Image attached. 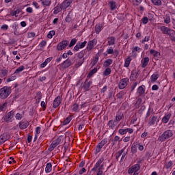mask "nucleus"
Instances as JSON below:
<instances>
[{"instance_id": "f257e3e1", "label": "nucleus", "mask_w": 175, "mask_h": 175, "mask_svg": "<svg viewBox=\"0 0 175 175\" xmlns=\"http://www.w3.org/2000/svg\"><path fill=\"white\" fill-rule=\"evenodd\" d=\"M12 94V88L9 86H4L0 89L1 99H6L9 95Z\"/></svg>"}, {"instance_id": "f03ea898", "label": "nucleus", "mask_w": 175, "mask_h": 175, "mask_svg": "<svg viewBox=\"0 0 175 175\" xmlns=\"http://www.w3.org/2000/svg\"><path fill=\"white\" fill-rule=\"evenodd\" d=\"M172 136L173 131L172 130H167L159 137V140L160 142H165L167 139H170Z\"/></svg>"}, {"instance_id": "7ed1b4c3", "label": "nucleus", "mask_w": 175, "mask_h": 175, "mask_svg": "<svg viewBox=\"0 0 175 175\" xmlns=\"http://www.w3.org/2000/svg\"><path fill=\"white\" fill-rule=\"evenodd\" d=\"M160 31L163 33L164 35H168V36L172 35H175V31L173 29H171L169 27H166L165 26H161L159 27Z\"/></svg>"}, {"instance_id": "20e7f679", "label": "nucleus", "mask_w": 175, "mask_h": 175, "mask_svg": "<svg viewBox=\"0 0 175 175\" xmlns=\"http://www.w3.org/2000/svg\"><path fill=\"white\" fill-rule=\"evenodd\" d=\"M14 120V111H10L8 112L4 117H3V120L5 122H12Z\"/></svg>"}, {"instance_id": "39448f33", "label": "nucleus", "mask_w": 175, "mask_h": 175, "mask_svg": "<svg viewBox=\"0 0 175 175\" xmlns=\"http://www.w3.org/2000/svg\"><path fill=\"white\" fill-rule=\"evenodd\" d=\"M158 122H159V118H158L157 116H154L149 118L148 124L149 126H157Z\"/></svg>"}, {"instance_id": "423d86ee", "label": "nucleus", "mask_w": 175, "mask_h": 175, "mask_svg": "<svg viewBox=\"0 0 175 175\" xmlns=\"http://www.w3.org/2000/svg\"><path fill=\"white\" fill-rule=\"evenodd\" d=\"M69 44V41L63 40L57 45V51H62L64 49H66L68 45Z\"/></svg>"}, {"instance_id": "0eeeda50", "label": "nucleus", "mask_w": 175, "mask_h": 175, "mask_svg": "<svg viewBox=\"0 0 175 175\" xmlns=\"http://www.w3.org/2000/svg\"><path fill=\"white\" fill-rule=\"evenodd\" d=\"M139 170H140V164H135L129 168L128 174L137 173Z\"/></svg>"}, {"instance_id": "6e6552de", "label": "nucleus", "mask_w": 175, "mask_h": 175, "mask_svg": "<svg viewBox=\"0 0 175 175\" xmlns=\"http://www.w3.org/2000/svg\"><path fill=\"white\" fill-rule=\"evenodd\" d=\"M128 83H129V79L123 78L120 80L118 83V87L120 90H124L128 85Z\"/></svg>"}, {"instance_id": "1a4fd4ad", "label": "nucleus", "mask_w": 175, "mask_h": 175, "mask_svg": "<svg viewBox=\"0 0 175 175\" xmlns=\"http://www.w3.org/2000/svg\"><path fill=\"white\" fill-rule=\"evenodd\" d=\"M150 54H151V55H152V57L155 59V61H159L161 59V53L158 52V51H155L154 49H150Z\"/></svg>"}, {"instance_id": "9d476101", "label": "nucleus", "mask_w": 175, "mask_h": 175, "mask_svg": "<svg viewBox=\"0 0 175 175\" xmlns=\"http://www.w3.org/2000/svg\"><path fill=\"white\" fill-rule=\"evenodd\" d=\"M10 139V135L8 133H4L0 135V145L3 144L5 142H8Z\"/></svg>"}, {"instance_id": "9b49d317", "label": "nucleus", "mask_w": 175, "mask_h": 175, "mask_svg": "<svg viewBox=\"0 0 175 175\" xmlns=\"http://www.w3.org/2000/svg\"><path fill=\"white\" fill-rule=\"evenodd\" d=\"M103 161H105V158L100 157L98 161L96 163L94 167L92 169V172H96L100 166H102V163H103Z\"/></svg>"}, {"instance_id": "f8f14e48", "label": "nucleus", "mask_w": 175, "mask_h": 175, "mask_svg": "<svg viewBox=\"0 0 175 175\" xmlns=\"http://www.w3.org/2000/svg\"><path fill=\"white\" fill-rule=\"evenodd\" d=\"M105 144H107V138H104L100 143H98L96 149V152H100V150Z\"/></svg>"}, {"instance_id": "ddd939ff", "label": "nucleus", "mask_w": 175, "mask_h": 175, "mask_svg": "<svg viewBox=\"0 0 175 175\" xmlns=\"http://www.w3.org/2000/svg\"><path fill=\"white\" fill-rule=\"evenodd\" d=\"M96 39H94L92 40H90L88 42V45H87V50H88V51H91V50H92L94 49V47H95V46H96Z\"/></svg>"}, {"instance_id": "4468645a", "label": "nucleus", "mask_w": 175, "mask_h": 175, "mask_svg": "<svg viewBox=\"0 0 175 175\" xmlns=\"http://www.w3.org/2000/svg\"><path fill=\"white\" fill-rule=\"evenodd\" d=\"M20 129H27L29 126V122L26 120H22L18 123Z\"/></svg>"}, {"instance_id": "2eb2a0df", "label": "nucleus", "mask_w": 175, "mask_h": 175, "mask_svg": "<svg viewBox=\"0 0 175 175\" xmlns=\"http://www.w3.org/2000/svg\"><path fill=\"white\" fill-rule=\"evenodd\" d=\"M60 66L62 69H66L67 68H69V66H72V60L70 59H66L60 64Z\"/></svg>"}, {"instance_id": "dca6fc26", "label": "nucleus", "mask_w": 175, "mask_h": 175, "mask_svg": "<svg viewBox=\"0 0 175 175\" xmlns=\"http://www.w3.org/2000/svg\"><path fill=\"white\" fill-rule=\"evenodd\" d=\"M86 45L87 41H84L83 42H78L74 47V51H79L80 49H84Z\"/></svg>"}, {"instance_id": "f3484780", "label": "nucleus", "mask_w": 175, "mask_h": 175, "mask_svg": "<svg viewBox=\"0 0 175 175\" xmlns=\"http://www.w3.org/2000/svg\"><path fill=\"white\" fill-rule=\"evenodd\" d=\"M73 2V0H64L62 4V9L63 10H65L66 9H68L70 6V4Z\"/></svg>"}, {"instance_id": "a211bd4d", "label": "nucleus", "mask_w": 175, "mask_h": 175, "mask_svg": "<svg viewBox=\"0 0 175 175\" xmlns=\"http://www.w3.org/2000/svg\"><path fill=\"white\" fill-rule=\"evenodd\" d=\"M137 94L139 96H143L144 94H146V85H142L139 87H138L137 90Z\"/></svg>"}, {"instance_id": "6ab92c4d", "label": "nucleus", "mask_w": 175, "mask_h": 175, "mask_svg": "<svg viewBox=\"0 0 175 175\" xmlns=\"http://www.w3.org/2000/svg\"><path fill=\"white\" fill-rule=\"evenodd\" d=\"M118 133L120 135H126V133H129L130 135L133 133V129H120L118 130Z\"/></svg>"}, {"instance_id": "aec40b11", "label": "nucleus", "mask_w": 175, "mask_h": 175, "mask_svg": "<svg viewBox=\"0 0 175 175\" xmlns=\"http://www.w3.org/2000/svg\"><path fill=\"white\" fill-rule=\"evenodd\" d=\"M62 102V98L61 96H57L55 98V99L53 100V108L57 109L59 105H61V103Z\"/></svg>"}, {"instance_id": "412c9836", "label": "nucleus", "mask_w": 175, "mask_h": 175, "mask_svg": "<svg viewBox=\"0 0 175 175\" xmlns=\"http://www.w3.org/2000/svg\"><path fill=\"white\" fill-rule=\"evenodd\" d=\"M148 62H150V57H145L141 61V66L142 68H146L147 65H148Z\"/></svg>"}, {"instance_id": "4be33fe9", "label": "nucleus", "mask_w": 175, "mask_h": 175, "mask_svg": "<svg viewBox=\"0 0 175 175\" xmlns=\"http://www.w3.org/2000/svg\"><path fill=\"white\" fill-rule=\"evenodd\" d=\"M170 118H172V113H167L165 114L161 121L163 124H167V122H169V120H170Z\"/></svg>"}, {"instance_id": "5701e85b", "label": "nucleus", "mask_w": 175, "mask_h": 175, "mask_svg": "<svg viewBox=\"0 0 175 175\" xmlns=\"http://www.w3.org/2000/svg\"><path fill=\"white\" fill-rule=\"evenodd\" d=\"M88 79H86L85 82L83 83V90L85 92L90 91V88L91 87V84H92V81L88 82Z\"/></svg>"}, {"instance_id": "b1692460", "label": "nucleus", "mask_w": 175, "mask_h": 175, "mask_svg": "<svg viewBox=\"0 0 175 175\" xmlns=\"http://www.w3.org/2000/svg\"><path fill=\"white\" fill-rule=\"evenodd\" d=\"M83 64H84V59H75V68H76V69L80 68V66H81V65H83Z\"/></svg>"}, {"instance_id": "393cba45", "label": "nucleus", "mask_w": 175, "mask_h": 175, "mask_svg": "<svg viewBox=\"0 0 175 175\" xmlns=\"http://www.w3.org/2000/svg\"><path fill=\"white\" fill-rule=\"evenodd\" d=\"M108 5L111 10H116V8H117V2H116L114 0L109 1Z\"/></svg>"}, {"instance_id": "a878e982", "label": "nucleus", "mask_w": 175, "mask_h": 175, "mask_svg": "<svg viewBox=\"0 0 175 175\" xmlns=\"http://www.w3.org/2000/svg\"><path fill=\"white\" fill-rule=\"evenodd\" d=\"M122 118H124V113H122L120 111H118L116 113V122H120V121H121V120H122Z\"/></svg>"}, {"instance_id": "bb28decb", "label": "nucleus", "mask_w": 175, "mask_h": 175, "mask_svg": "<svg viewBox=\"0 0 175 175\" xmlns=\"http://www.w3.org/2000/svg\"><path fill=\"white\" fill-rule=\"evenodd\" d=\"M58 144H59V141H58V139L53 141L49 148V151H53Z\"/></svg>"}, {"instance_id": "cd10ccee", "label": "nucleus", "mask_w": 175, "mask_h": 175, "mask_svg": "<svg viewBox=\"0 0 175 175\" xmlns=\"http://www.w3.org/2000/svg\"><path fill=\"white\" fill-rule=\"evenodd\" d=\"M164 168L167 170H172L173 169V161H170L165 163Z\"/></svg>"}, {"instance_id": "c85d7f7f", "label": "nucleus", "mask_w": 175, "mask_h": 175, "mask_svg": "<svg viewBox=\"0 0 175 175\" xmlns=\"http://www.w3.org/2000/svg\"><path fill=\"white\" fill-rule=\"evenodd\" d=\"M107 44L108 46H113L116 44V38L111 36L107 38Z\"/></svg>"}, {"instance_id": "c756f323", "label": "nucleus", "mask_w": 175, "mask_h": 175, "mask_svg": "<svg viewBox=\"0 0 175 175\" xmlns=\"http://www.w3.org/2000/svg\"><path fill=\"white\" fill-rule=\"evenodd\" d=\"M139 77V73L136 71H132L130 77L131 81L136 80Z\"/></svg>"}, {"instance_id": "7c9ffc66", "label": "nucleus", "mask_w": 175, "mask_h": 175, "mask_svg": "<svg viewBox=\"0 0 175 175\" xmlns=\"http://www.w3.org/2000/svg\"><path fill=\"white\" fill-rule=\"evenodd\" d=\"M107 125L111 128V129H113V128H116V126L117 125V122L114 120H111L108 122Z\"/></svg>"}, {"instance_id": "2f4dec72", "label": "nucleus", "mask_w": 175, "mask_h": 175, "mask_svg": "<svg viewBox=\"0 0 175 175\" xmlns=\"http://www.w3.org/2000/svg\"><path fill=\"white\" fill-rule=\"evenodd\" d=\"M96 72H98V68H94V69H92L88 75L87 76V80H88V79H91V77H92V76H94V75H95V73H96Z\"/></svg>"}, {"instance_id": "473e14b6", "label": "nucleus", "mask_w": 175, "mask_h": 175, "mask_svg": "<svg viewBox=\"0 0 175 175\" xmlns=\"http://www.w3.org/2000/svg\"><path fill=\"white\" fill-rule=\"evenodd\" d=\"M132 62V58L131 57H128L124 60V68H129V65H131V62Z\"/></svg>"}, {"instance_id": "72a5a7b5", "label": "nucleus", "mask_w": 175, "mask_h": 175, "mask_svg": "<svg viewBox=\"0 0 175 175\" xmlns=\"http://www.w3.org/2000/svg\"><path fill=\"white\" fill-rule=\"evenodd\" d=\"M159 78V74L158 72L153 74L150 77L151 82L155 83V81H157V80H158Z\"/></svg>"}, {"instance_id": "f704fd0d", "label": "nucleus", "mask_w": 175, "mask_h": 175, "mask_svg": "<svg viewBox=\"0 0 175 175\" xmlns=\"http://www.w3.org/2000/svg\"><path fill=\"white\" fill-rule=\"evenodd\" d=\"M51 170H53V165L51 163H48L45 167V172L46 173H50L51 172Z\"/></svg>"}, {"instance_id": "c9c22d12", "label": "nucleus", "mask_w": 175, "mask_h": 175, "mask_svg": "<svg viewBox=\"0 0 175 175\" xmlns=\"http://www.w3.org/2000/svg\"><path fill=\"white\" fill-rule=\"evenodd\" d=\"M111 64H113V59H108L105 61L103 66H105V68H109Z\"/></svg>"}, {"instance_id": "e433bc0d", "label": "nucleus", "mask_w": 175, "mask_h": 175, "mask_svg": "<svg viewBox=\"0 0 175 175\" xmlns=\"http://www.w3.org/2000/svg\"><path fill=\"white\" fill-rule=\"evenodd\" d=\"M131 151L132 154H136V152H137V144L136 143L133 144L131 148Z\"/></svg>"}, {"instance_id": "4c0bfd02", "label": "nucleus", "mask_w": 175, "mask_h": 175, "mask_svg": "<svg viewBox=\"0 0 175 175\" xmlns=\"http://www.w3.org/2000/svg\"><path fill=\"white\" fill-rule=\"evenodd\" d=\"M53 14H58V13H59V12H61V10H64V9H62V6H59V5H57L56 7L54 8L53 9Z\"/></svg>"}, {"instance_id": "58836bf2", "label": "nucleus", "mask_w": 175, "mask_h": 175, "mask_svg": "<svg viewBox=\"0 0 175 175\" xmlns=\"http://www.w3.org/2000/svg\"><path fill=\"white\" fill-rule=\"evenodd\" d=\"M9 75V70L7 69L1 70L0 76L1 77H6Z\"/></svg>"}, {"instance_id": "ea45409f", "label": "nucleus", "mask_w": 175, "mask_h": 175, "mask_svg": "<svg viewBox=\"0 0 175 175\" xmlns=\"http://www.w3.org/2000/svg\"><path fill=\"white\" fill-rule=\"evenodd\" d=\"M140 51H142V49L139 46H135L132 49V54H133L134 55H137L136 53H140Z\"/></svg>"}, {"instance_id": "a19ab883", "label": "nucleus", "mask_w": 175, "mask_h": 175, "mask_svg": "<svg viewBox=\"0 0 175 175\" xmlns=\"http://www.w3.org/2000/svg\"><path fill=\"white\" fill-rule=\"evenodd\" d=\"M103 29V27H102L100 25H96L95 26V32L96 33L99 34L100 33V31Z\"/></svg>"}, {"instance_id": "79ce46f5", "label": "nucleus", "mask_w": 175, "mask_h": 175, "mask_svg": "<svg viewBox=\"0 0 175 175\" xmlns=\"http://www.w3.org/2000/svg\"><path fill=\"white\" fill-rule=\"evenodd\" d=\"M139 83L140 82L135 81L131 84V86L130 88V92H133V91H135V88L137 87V84H139Z\"/></svg>"}, {"instance_id": "37998d69", "label": "nucleus", "mask_w": 175, "mask_h": 175, "mask_svg": "<svg viewBox=\"0 0 175 175\" xmlns=\"http://www.w3.org/2000/svg\"><path fill=\"white\" fill-rule=\"evenodd\" d=\"M84 55H85V50H82L77 54V58L78 59H81L84 57Z\"/></svg>"}, {"instance_id": "c03bdc74", "label": "nucleus", "mask_w": 175, "mask_h": 175, "mask_svg": "<svg viewBox=\"0 0 175 175\" xmlns=\"http://www.w3.org/2000/svg\"><path fill=\"white\" fill-rule=\"evenodd\" d=\"M72 121V116H69L63 121V125H68Z\"/></svg>"}, {"instance_id": "a18cd8bd", "label": "nucleus", "mask_w": 175, "mask_h": 175, "mask_svg": "<svg viewBox=\"0 0 175 175\" xmlns=\"http://www.w3.org/2000/svg\"><path fill=\"white\" fill-rule=\"evenodd\" d=\"M24 69H25V67H24V66H21L15 70L14 74L18 75V73H21V72H23Z\"/></svg>"}, {"instance_id": "49530a36", "label": "nucleus", "mask_w": 175, "mask_h": 175, "mask_svg": "<svg viewBox=\"0 0 175 175\" xmlns=\"http://www.w3.org/2000/svg\"><path fill=\"white\" fill-rule=\"evenodd\" d=\"M124 151H125V148H124L123 149L119 150L117 153H116V159H118V158H120V157L122 155V153L124 152Z\"/></svg>"}, {"instance_id": "de8ad7c7", "label": "nucleus", "mask_w": 175, "mask_h": 175, "mask_svg": "<svg viewBox=\"0 0 175 175\" xmlns=\"http://www.w3.org/2000/svg\"><path fill=\"white\" fill-rule=\"evenodd\" d=\"M24 118V112H22L21 113H17L15 116V118L16 120H21Z\"/></svg>"}, {"instance_id": "09e8293b", "label": "nucleus", "mask_w": 175, "mask_h": 175, "mask_svg": "<svg viewBox=\"0 0 175 175\" xmlns=\"http://www.w3.org/2000/svg\"><path fill=\"white\" fill-rule=\"evenodd\" d=\"M8 107V103H4L3 104H0V111H5Z\"/></svg>"}, {"instance_id": "8fccbe9b", "label": "nucleus", "mask_w": 175, "mask_h": 175, "mask_svg": "<svg viewBox=\"0 0 175 175\" xmlns=\"http://www.w3.org/2000/svg\"><path fill=\"white\" fill-rule=\"evenodd\" d=\"M164 23L165 24H169L170 23V15L166 14L164 17Z\"/></svg>"}, {"instance_id": "3c124183", "label": "nucleus", "mask_w": 175, "mask_h": 175, "mask_svg": "<svg viewBox=\"0 0 175 175\" xmlns=\"http://www.w3.org/2000/svg\"><path fill=\"white\" fill-rule=\"evenodd\" d=\"M72 12H70L68 14V15H67V16L66 17V23H70V21H72Z\"/></svg>"}, {"instance_id": "603ef678", "label": "nucleus", "mask_w": 175, "mask_h": 175, "mask_svg": "<svg viewBox=\"0 0 175 175\" xmlns=\"http://www.w3.org/2000/svg\"><path fill=\"white\" fill-rule=\"evenodd\" d=\"M111 74V68H107L103 72L104 76H109Z\"/></svg>"}, {"instance_id": "864d4df0", "label": "nucleus", "mask_w": 175, "mask_h": 175, "mask_svg": "<svg viewBox=\"0 0 175 175\" xmlns=\"http://www.w3.org/2000/svg\"><path fill=\"white\" fill-rule=\"evenodd\" d=\"M42 4L44 6H50L51 5V0H41Z\"/></svg>"}, {"instance_id": "5fc2aeb1", "label": "nucleus", "mask_w": 175, "mask_h": 175, "mask_svg": "<svg viewBox=\"0 0 175 175\" xmlns=\"http://www.w3.org/2000/svg\"><path fill=\"white\" fill-rule=\"evenodd\" d=\"M54 35H55V31L54 30L50 31L47 35L48 39H53V36H54Z\"/></svg>"}, {"instance_id": "6e6d98bb", "label": "nucleus", "mask_w": 175, "mask_h": 175, "mask_svg": "<svg viewBox=\"0 0 175 175\" xmlns=\"http://www.w3.org/2000/svg\"><path fill=\"white\" fill-rule=\"evenodd\" d=\"M151 1L155 6H161V5H162V1L161 0H151Z\"/></svg>"}, {"instance_id": "4d7b16f0", "label": "nucleus", "mask_w": 175, "mask_h": 175, "mask_svg": "<svg viewBox=\"0 0 175 175\" xmlns=\"http://www.w3.org/2000/svg\"><path fill=\"white\" fill-rule=\"evenodd\" d=\"M16 79H17V77H16V75L12 76L6 79L5 83H10V81H14Z\"/></svg>"}, {"instance_id": "13d9d810", "label": "nucleus", "mask_w": 175, "mask_h": 175, "mask_svg": "<svg viewBox=\"0 0 175 175\" xmlns=\"http://www.w3.org/2000/svg\"><path fill=\"white\" fill-rule=\"evenodd\" d=\"M142 98H138L135 106V109H139V107H140V105H142Z\"/></svg>"}, {"instance_id": "bf43d9fd", "label": "nucleus", "mask_w": 175, "mask_h": 175, "mask_svg": "<svg viewBox=\"0 0 175 175\" xmlns=\"http://www.w3.org/2000/svg\"><path fill=\"white\" fill-rule=\"evenodd\" d=\"M98 61H99V57H98V55H96L93 61L92 62V66L96 65V64L98 63Z\"/></svg>"}, {"instance_id": "052dcab7", "label": "nucleus", "mask_w": 175, "mask_h": 175, "mask_svg": "<svg viewBox=\"0 0 175 175\" xmlns=\"http://www.w3.org/2000/svg\"><path fill=\"white\" fill-rule=\"evenodd\" d=\"M72 111H77L79 110V104L75 103L72 107H71Z\"/></svg>"}, {"instance_id": "680f3d73", "label": "nucleus", "mask_w": 175, "mask_h": 175, "mask_svg": "<svg viewBox=\"0 0 175 175\" xmlns=\"http://www.w3.org/2000/svg\"><path fill=\"white\" fill-rule=\"evenodd\" d=\"M76 43H77V40L76 38L72 39L69 44V47H73Z\"/></svg>"}, {"instance_id": "e2e57ef3", "label": "nucleus", "mask_w": 175, "mask_h": 175, "mask_svg": "<svg viewBox=\"0 0 175 175\" xmlns=\"http://www.w3.org/2000/svg\"><path fill=\"white\" fill-rule=\"evenodd\" d=\"M47 44V41L46 40H42L40 42V43L39 44V46L40 47V49H43L44 47H46V45Z\"/></svg>"}, {"instance_id": "0e129e2a", "label": "nucleus", "mask_w": 175, "mask_h": 175, "mask_svg": "<svg viewBox=\"0 0 175 175\" xmlns=\"http://www.w3.org/2000/svg\"><path fill=\"white\" fill-rule=\"evenodd\" d=\"M36 36V33L35 32H29L27 33V38H29V39L32 38H35Z\"/></svg>"}, {"instance_id": "69168bd1", "label": "nucleus", "mask_w": 175, "mask_h": 175, "mask_svg": "<svg viewBox=\"0 0 175 175\" xmlns=\"http://www.w3.org/2000/svg\"><path fill=\"white\" fill-rule=\"evenodd\" d=\"M107 54H114V48L113 47H109L107 50Z\"/></svg>"}, {"instance_id": "338daca9", "label": "nucleus", "mask_w": 175, "mask_h": 175, "mask_svg": "<svg viewBox=\"0 0 175 175\" xmlns=\"http://www.w3.org/2000/svg\"><path fill=\"white\" fill-rule=\"evenodd\" d=\"M142 21L143 23V24H147V23H148V17L147 16H144L142 19Z\"/></svg>"}, {"instance_id": "774afa93", "label": "nucleus", "mask_w": 175, "mask_h": 175, "mask_svg": "<svg viewBox=\"0 0 175 175\" xmlns=\"http://www.w3.org/2000/svg\"><path fill=\"white\" fill-rule=\"evenodd\" d=\"M122 139L119 137V136H118V135H116V136H115L114 137V138H113V141H115V142H122Z\"/></svg>"}]
</instances>
